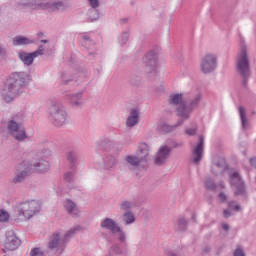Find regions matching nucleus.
I'll list each match as a JSON object with an SVG mask.
<instances>
[{"label":"nucleus","instance_id":"1","mask_svg":"<svg viewBox=\"0 0 256 256\" xmlns=\"http://www.w3.org/2000/svg\"><path fill=\"white\" fill-rule=\"evenodd\" d=\"M29 85V76L25 72H13L9 75L3 88L0 90V97L4 103H13Z\"/></svg>","mask_w":256,"mask_h":256},{"label":"nucleus","instance_id":"2","mask_svg":"<svg viewBox=\"0 0 256 256\" xmlns=\"http://www.w3.org/2000/svg\"><path fill=\"white\" fill-rule=\"evenodd\" d=\"M78 231H81V226L72 227L65 233L55 231L49 238L48 249L57 255H63L67 241H69L71 237H74Z\"/></svg>","mask_w":256,"mask_h":256},{"label":"nucleus","instance_id":"3","mask_svg":"<svg viewBox=\"0 0 256 256\" xmlns=\"http://www.w3.org/2000/svg\"><path fill=\"white\" fill-rule=\"evenodd\" d=\"M49 120L55 127H63L69 123V114L61 102H54L48 109Z\"/></svg>","mask_w":256,"mask_h":256},{"label":"nucleus","instance_id":"4","mask_svg":"<svg viewBox=\"0 0 256 256\" xmlns=\"http://www.w3.org/2000/svg\"><path fill=\"white\" fill-rule=\"evenodd\" d=\"M23 119V115L17 114L7 122V133L15 141L21 142L28 138L27 131L23 125Z\"/></svg>","mask_w":256,"mask_h":256},{"label":"nucleus","instance_id":"5","mask_svg":"<svg viewBox=\"0 0 256 256\" xmlns=\"http://www.w3.org/2000/svg\"><path fill=\"white\" fill-rule=\"evenodd\" d=\"M16 211L22 221H29L31 217L41 211V203L37 200L20 202L16 207Z\"/></svg>","mask_w":256,"mask_h":256},{"label":"nucleus","instance_id":"6","mask_svg":"<svg viewBox=\"0 0 256 256\" xmlns=\"http://www.w3.org/2000/svg\"><path fill=\"white\" fill-rule=\"evenodd\" d=\"M93 167L100 173H111L117 167V158L105 153L97 154L93 159Z\"/></svg>","mask_w":256,"mask_h":256},{"label":"nucleus","instance_id":"7","mask_svg":"<svg viewBox=\"0 0 256 256\" xmlns=\"http://www.w3.org/2000/svg\"><path fill=\"white\" fill-rule=\"evenodd\" d=\"M138 157H129V163L130 165H134V167H140L142 169H145L147 167V157H149V145L147 143L141 142L138 144Z\"/></svg>","mask_w":256,"mask_h":256},{"label":"nucleus","instance_id":"8","mask_svg":"<svg viewBox=\"0 0 256 256\" xmlns=\"http://www.w3.org/2000/svg\"><path fill=\"white\" fill-rule=\"evenodd\" d=\"M31 163L29 161L24 160L22 161L18 166L15 168L14 177L12 178V183L15 185L19 183H23L25 181V178L29 173H31Z\"/></svg>","mask_w":256,"mask_h":256},{"label":"nucleus","instance_id":"9","mask_svg":"<svg viewBox=\"0 0 256 256\" xmlns=\"http://www.w3.org/2000/svg\"><path fill=\"white\" fill-rule=\"evenodd\" d=\"M170 105H176L178 107V115L183 119H187L189 117V113H191V108L185 105L183 102L182 94H172L169 98Z\"/></svg>","mask_w":256,"mask_h":256},{"label":"nucleus","instance_id":"10","mask_svg":"<svg viewBox=\"0 0 256 256\" xmlns=\"http://www.w3.org/2000/svg\"><path fill=\"white\" fill-rule=\"evenodd\" d=\"M29 157H32L34 159V162L31 165V172L37 171L38 173H47V171L50 169L51 165L49 164V161L45 160L43 157H37L35 152H30Z\"/></svg>","mask_w":256,"mask_h":256},{"label":"nucleus","instance_id":"11","mask_svg":"<svg viewBox=\"0 0 256 256\" xmlns=\"http://www.w3.org/2000/svg\"><path fill=\"white\" fill-rule=\"evenodd\" d=\"M237 69L242 77H249V58H247V49L242 48L237 59Z\"/></svg>","mask_w":256,"mask_h":256},{"label":"nucleus","instance_id":"12","mask_svg":"<svg viewBox=\"0 0 256 256\" xmlns=\"http://www.w3.org/2000/svg\"><path fill=\"white\" fill-rule=\"evenodd\" d=\"M45 51V48L43 46H39L38 50L27 53V52H19L18 57L24 63V65H27L28 67L33 65V61L39 57V55H43V52Z\"/></svg>","mask_w":256,"mask_h":256},{"label":"nucleus","instance_id":"13","mask_svg":"<svg viewBox=\"0 0 256 256\" xmlns=\"http://www.w3.org/2000/svg\"><path fill=\"white\" fill-rule=\"evenodd\" d=\"M21 245V240L15 232L8 231L6 233V239L4 241V247L7 249V251H15V249H19V246Z\"/></svg>","mask_w":256,"mask_h":256},{"label":"nucleus","instance_id":"14","mask_svg":"<svg viewBox=\"0 0 256 256\" xmlns=\"http://www.w3.org/2000/svg\"><path fill=\"white\" fill-rule=\"evenodd\" d=\"M230 183L236 189L235 195H243L245 193V185L243 180H241L239 172L235 170L230 171Z\"/></svg>","mask_w":256,"mask_h":256},{"label":"nucleus","instance_id":"15","mask_svg":"<svg viewBox=\"0 0 256 256\" xmlns=\"http://www.w3.org/2000/svg\"><path fill=\"white\" fill-rule=\"evenodd\" d=\"M217 67V58L213 54H207L203 59L201 63V70L203 73H211L212 71H215V68Z\"/></svg>","mask_w":256,"mask_h":256},{"label":"nucleus","instance_id":"16","mask_svg":"<svg viewBox=\"0 0 256 256\" xmlns=\"http://www.w3.org/2000/svg\"><path fill=\"white\" fill-rule=\"evenodd\" d=\"M146 73H157V55L153 52L146 54L143 59Z\"/></svg>","mask_w":256,"mask_h":256},{"label":"nucleus","instance_id":"17","mask_svg":"<svg viewBox=\"0 0 256 256\" xmlns=\"http://www.w3.org/2000/svg\"><path fill=\"white\" fill-rule=\"evenodd\" d=\"M169 157H171V148L167 145H162L156 153L154 163L155 165H163Z\"/></svg>","mask_w":256,"mask_h":256},{"label":"nucleus","instance_id":"18","mask_svg":"<svg viewBox=\"0 0 256 256\" xmlns=\"http://www.w3.org/2000/svg\"><path fill=\"white\" fill-rule=\"evenodd\" d=\"M63 207L65 211L70 215L71 217L77 218L81 215V209H79V206H77V203H75L71 199H66L63 201Z\"/></svg>","mask_w":256,"mask_h":256},{"label":"nucleus","instance_id":"19","mask_svg":"<svg viewBox=\"0 0 256 256\" xmlns=\"http://www.w3.org/2000/svg\"><path fill=\"white\" fill-rule=\"evenodd\" d=\"M38 5L47 11H65L66 7L65 2L61 0L42 2Z\"/></svg>","mask_w":256,"mask_h":256},{"label":"nucleus","instance_id":"20","mask_svg":"<svg viewBox=\"0 0 256 256\" xmlns=\"http://www.w3.org/2000/svg\"><path fill=\"white\" fill-rule=\"evenodd\" d=\"M64 97L72 107H83V92L66 93Z\"/></svg>","mask_w":256,"mask_h":256},{"label":"nucleus","instance_id":"21","mask_svg":"<svg viewBox=\"0 0 256 256\" xmlns=\"http://www.w3.org/2000/svg\"><path fill=\"white\" fill-rule=\"evenodd\" d=\"M101 229H106V231H110V233H117V231H121V227L117 222L111 218H104L100 222Z\"/></svg>","mask_w":256,"mask_h":256},{"label":"nucleus","instance_id":"22","mask_svg":"<svg viewBox=\"0 0 256 256\" xmlns=\"http://www.w3.org/2000/svg\"><path fill=\"white\" fill-rule=\"evenodd\" d=\"M33 43H35V40L22 35L15 36L12 40V44L14 45V47H23V45H33Z\"/></svg>","mask_w":256,"mask_h":256},{"label":"nucleus","instance_id":"23","mask_svg":"<svg viewBox=\"0 0 256 256\" xmlns=\"http://www.w3.org/2000/svg\"><path fill=\"white\" fill-rule=\"evenodd\" d=\"M203 157V137H200V142L193 150V162L199 163Z\"/></svg>","mask_w":256,"mask_h":256},{"label":"nucleus","instance_id":"24","mask_svg":"<svg viewBox=\"0 0 256 256\" xmlns=\"http://www.w3.org/2000/svg\"><path fill=\"white\" fill-rule=\"evenodd\" d=\"M113 146V141L108 138H101L96 142L97 151H109V148Z\"/></svg>","mask_w":256,"mask_h":256},{"label":"nucleus","instance_id":"25","mask_svg":"<svg viewBox=\"0 0 256 256\" xmlns=\"http://www.w3.org/2000/svg\"><path fill=\"white\" fill-rule=\"evenodd\" d=\"M120 213L122 215V221L126 225H129V201H122L120 204Z\"/></svg>","mask_w":256,"mask_h":256},{"label":"nucleus","instance_id":"26","mask_svg":"<svg viewBox=\"0 0 256 256\" xmlns=\"http://www.w3.org/2000/svg\"><path fill=\"white\" fill-rule=\"evenodd\" d=\"M224 171H227V163L225 162V159L218 158L215 161L213 172L214 173H223Z\"/></svg>","mask_w":256,"mask_h":256},{"label":"nucleus","instance_id":"27","mask_svg":"<svg viewBox=\"0 0 256 256\" xmlns=\"http://www.w3.org/2000/svg\"><path fill=\"white\" fill-rule=\"evenodd\" d=\"M115 253L117 256H129L127 246H112L109 250V255Z\"/></svg>","mask_w":256,"mask_h":256},{"label":"nucleus","instance_id":"28","mask_svg":"<svg viewBox=\"0 0 256 256\" xmlns=\"http://www.w3.org/2000/svg\"><path fill=\"white\" fill-rule=\"evenodd\" d=\"M139 123V110L131 109L129 116V127H135Z\"/></svg>","mask_w":256,"mask_h":256},{"label":"nucleus","instance_id":"29","mask_svg":"<svg viewBox=\"0 0 256 256\" xmlns=\"http://www.w3.org/2000/svg\"><path fill=\"white\" fill-rule=\"evenodd\" d=\"M129 41V31H124L120 34L118 38V43L123 47V45H127Z\"/></svg>","mask_w":256,"mask_h":256},{"label":"nucleus","instance_id":"30","mask_svg":"<svg viewBox=\"0 0 256 256\" xmlns=\"http://www.w3.org/2000/svg\"><path fill=\"white\" fill-rule=\"evenodd\" d=\"M90 21H97L99 19V10L97 8H91L87 13Z\"/></svg>","mask_w":256,"mask_h":256},{"label":"nucleus","instance_id":"31","mask_svg":"<svg viewBox=\"0 0 256 256\" xmlns=\"http://www.w3.org/2000/svg\"><path fill=\"white\" fill-rule=\"evenodd\" d=\"M28 256H45V251L41 247H34L30 250Z\"/></svg>","mask_w":256,"mask_h":256},{"label":"nucleus","instance_id":"32","mask_svg":"<svg viewBox=\"0 0 256 256\" xmlns=\"http://www.w3.org/2000/svg\"><path fill=\"white\" fill-rule=\"evenodd\" d=\"M9 212L6 210H0V224L1 223H8L9 222Z\"/></svg>","mask_w":256,"mask_h":256},{"label":"nucleus","instance_id":"33","mask_svg":"<svg viewBox=\"0 0 256 256\" xmlns=\"http://www.w3.org/2000/svg\"><path fill=\"white\" fill-rule=\"evenodd\" d=\"M239 113L242 121V127L246 128L247 127V118L245 117V108L242 106L239 107Z\"/></svg>","mask_w":256,"mask_h":256},{"label":"nucleus","instance_id":"34","mask_svg":"<svg viewBox=\"0 0 256 256\" xmlns=\"http://www.w3.org/2000/svg\"><path fill=\"white\" fill-rule=\"evenodd\" d=\"M64 179L67 183H72L75 180V173L73 172H66L64 174Z\"/></svg>","mask_w":256,"mask_h":256},{"label":"nucleus","instance_id":"35","mask_svg":"<svg viewBox=\"0 0 256 256\" xmlns=\"http://www.w3.org/2000/svg\"><path fill=\"white\" fill-rule=\"evenodd\" d=\"M63 83H65L67 85V83H71V81H76L77 77L75 76H69V74H66L63 76Z\"/></svg>","mask_w":256,"mask_h":256},{"label":"nucleus","instance_id":"36","mask_svg":"<svg viewBox=\"0 0 256 256\" xmlns=\"http://www.w3.org/2000/svg\"><path fill=\"white\" fill-rule=\"evenodd\" d=\"M158 131H160V133H169V131H171V128L169 125L163 124L160 128H158Z\"/></svg>","mask_w":256,"mask_h":256},{"label":"nucleus","instance_id":"37","mask_svg":"<svg viewBox=\"0 0 256 256\" xmlns=\"http://www.w3.org/2000/svg\"><path fill=\"white\" fill-rule=\"evenodd\" d=\"M118 233V239L121 243H125V233L123 230L120 228V231H116Z\"/></svg>","mask_w":256,"mask_h":256},{"label":"nucleus","instance_id":"38","mask_svg":"<svg viewBox=\"0 0 256 256\" xmlns=\"http://www.w3.org/2000/svg\"><path fill=\"white\" fill-rule=\"evenodd\" d=\"M88 3L92 9H97V7H99V0H88Z\"/></svg>","mask_w":256,"mask_h":256},{"label":"nucleus","instance_id":"39","mask_svg":"<svg viewBox=\"0 0 256 256\" xmlns=\"http://www.w3.org/2000/svg\"><path fill=\"white\" fill-rule=\"evenodd\" d=\"M206 187L207 189H215V184L213 183V180L211 179L206 180Z\"/></svg>","mask_w":256,"mask_h":256},{"label":"nucleus","instance_id":"40","mask_svg":"<svg viewBox=\"0 0 256 256\" xmlns=\"http://www.w3.org/2000/svg\"><path fill=\"white\" fill-rule=\"evenodd\" d=\"M82 39H83V41H84L85 47H87V45H91V38H90L89 36L84 35V36L82 37Z\"/></svg>","mask_w":256,"mask_h":256},{"label":"nucleus","instance_id":"41","mask_svg":"<svg viewBox=\"0 0 256 256\" xmlns=\"http://www.w3.org/2000/svg\"><path fill=\"white\" fill-rule=\"evenodd\" d=\"M67 159L68 161H71L73 163V161H75V152H69L67 155Z\"/></svg>","mask_w":256,"mask_h":256},{"label":"nucleus","instance_id":"42","mask_svg":"<svg viewBox=\"0 0 256 256\" xmlns=\"http://www.w3.org/2000/svg\"><path fill=\"white\" fill-rule=\"evenodd\" d=\"M186 133H187V135H195V133H197V129L188 128V129H186Z\"/></svg>","mask_w":256,"mask_h":256},{"label":"nucleus","instance_id":"43","mask_svg":"<svg viewBox=\"0 0 256 256\" xmlns=\"http://www.w3.org/2000/svg\"><path fill=\"white\" fill-rule=\"evenodd\" d=\"M200 100H201V96L200 95L196 96L195 100L192 101L191 106L195 107V105H197V103H199Z\"/></svg>","mask_w":256,"mask_h":256},{"label":"nucleus","instance_id":"44","mask_svg":"<svg viewBox=\"0 0 256 256\" xmlns=\"http://www.w3.org/2000/svg\"><path fill=\"white\" fill-rule=\"evenodd\" d=\"M234 256H245V254L243 253V250L241 249H237L235 252H234Z\"/></svg>","mask_w":256,"mask_h":256},{"label":"nucleus","instance_id":"45","mask_svg":"<svg viewBox=\"0 0 256 256\" xmlns=\"http://www.w3.org/2000/svg\"><path fill=\"white\" fill-rule=\"evenodd\" d=\"M219 199L222 201V203H225V201H227V196L224 193H220Z\"/></svg>","mask_w":256,"mask_h":256},{"label":"nucleus","instance_id":"46","mask_svg":"<svg viewBox=\"0 0 256 256\" xmlns=\"http://www.w3.org/2000/svg\"><path fill=\"white\" fill-rule=\"evenodd\" d=\"M120 23H121V25H127V23H129V19H127V18H121V19H120Z\"/></svg>","mask_w":256,"mask_h":256},{"label":"nucleus","instance_id":"47","mask_svg":"<svg viewBox=\"0 0 256 256\" xmlns=\"http://www.w3.org/2000/svg\"><path fill=\"white\" fill-rule=\"evenodd\" d=\"M129 223H135V216L133 214H129Z\"/></svg>","mask_w":256,"mask_h":256},{"label":"nucleus","instance_id":"48","mask_svg":"<svg viewBox=\"0 0 256 256\" xmlns=\"http://www.w3.org/2000/svg\"><path fill=\"white\" fill-rule=\"evenodd\" d=\"M124 165H129V155H127L124 159V161L122 162Z\"/></svg>","mask_w":256,"mask_h":256},{"label":"nucleus","instance_id":"49","mask_svg":"<svg viewBox=\"0 0 256 256\" xmlns=\"http://www.w3.org/2000/svg\"><path fill=\"white\" fill-rule=\"evenodd\" d=\"M250 163L253 167H256V158L250 159Z\"/></svg>","mask_w":256,"mask_h":256},{"label":"nucleus","instance_id":"50","mask_svg":"<svg viewBox=\"0 0 256 256\" xmlns=\"http://www.w3.org/2000/svg\"><path fill=\"white\" fill-rule=\"evenodd\" d=\"M224 216L227 217H231V213H229L228 210H224Z\"/></svg>","mask_w":256,"mask_h":256},{"label":"nucleus","instance_id":"51","mask_svg":"<svg viewBox=\"0 0 256 256\" xmlns=\"http://www.w3.org/2000/svg\"><path fill=\"white\" fill-rule=\"evenodd\" d=\"M222 228L224 229V231H229V226L227 224H223Z\"/></svg>","mask_w":256,"mask_h":256},{"label":"nucleus","instance_id":"52","mask_svg":"<svg viewBox=\"0 0 256 256\" xmlns=\"http://www.w3.org/2000/svg\"><path fill=\"white\" fill-rule=\"evenodd\" d=\"M37 37H38V39H41V37H43V32H37Z\"/></svg>","mask_w":256,"mask_h":256},{"label":"nucleus","instance_id":"53","mask_svg":"<svg viewBox=\"0 0 256 256\" xmlns=\"http://www.w3.org/2000/svg\"><path fill=\"white\" fill-rule=\"evenodd\" d=\"M67 191H71V188H69L68 190H60V193H67Z\"/></svg>","mask_w":256,"mask_h":256},{"label":"nucleus","instance_id":"54","mask_svg":"<svg viewBox=\"0 0 256 256\" xmlns=\"http://www.w3.org/2000/svg\"><path fill=\"white\" fill-rule=\"evenodd\" d=\"M234 209H235V211H239V205H236V206L234 207Z\"/></svg>","mask_w":256,"mask_h":256},{"label":"nucleus","instance_id":"55","mask_svg":"<svg viewBox=\"0 0 256 256\" xmlns=\"http://www.w3.org/2000/svg\"><path fill=\"white\" fill-rule=\"evenodd\" d=\"M126 125L129 127V118L126 119Z\"/></svg>","mask_w":256,"mask_h":256},{"label":"nucleus","instance_id":"56","mask_svg":"<svg viewBox=\"0 0 256 256\" xmlns=\"http://www.w3.org/2000/svg\"><path fill=\"white\" fill-rule=\"evenodd\" d=\"M229 207H230L231 209H234L233 203H229Z\"/></svg>","mask_w":256,"mask_h":256},{"label":"nucleus","instance_id":"57","mask_svg":"<svg viewBox=\"0 0 256 256\" xmlns=\"http://www.w3.org/2000/svg\"><path fill=\"white\" fill-rule=\"evenodd\" d=\"M41 43H47V40H41Z\"/></svg>","mask_w":256,"mask_h":256},{"label":"nucleus","instance_id":"58","mask_svg":"<svg viewBox=\"0 0 256 256\" xmlns=\"http://www.w3.org/2000/svg\"><path fill=\"white\" fill-rule=\"evenodd\" d=\"M0 53H1V48H0Z\"/></svg>","mask_w":256,"mask_h":256}]
</instances>
